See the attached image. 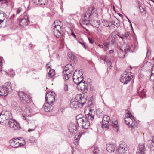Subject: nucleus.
<instances>
[{"label":"nucleus","instance_id":"obj_1","mask_svg":"<svg viewBox=\"0 0 154 154\" xmlns=\"http://www.w3.org/2000/svg\"><path fill=\"white\" fill-rule=\"evenodd\" d=\"M94 119V116L90 113H88L86 115V117H79L78 115L76 117L77 122L79 127L82 128L87 129L90 126V123L88 120H93Z\"/></svg>","mask_w":154,"mask_h":154},{"label":"nucleus","instance_id":"obj_2","mask_svg":"<svg viewBox=\"0 0 154 154\" xmlns=\"http://www.w3.org/2000/svg\"><path fill=\"white\" fill-rule=\"evenodd\" d=\"M87 100L82 94H78L74 99H72L71 101L70 107L73 108L82 107L86 103Z\"/></svg>","mask_w":154,"mask_h":154},{"label":"nucleus","instance_id":"obj_3","mask_svg":"<svg viewBox=\"0 0 154 154\" xmlns=\"http://www.w3.org/2000/svg\"><path fill=\"white\" fill-rule=\"evenodd\" d=\"M125 123L130 127L135 128L137 127V124L135 119L131 113H127L125 118Z\"/></svg>","mask_w":154,"mask_h":154},{"label":"nucleus","instance_id":"obj_4","mask_svg":"<svg viewBox=\"0 0 154 154\" xmlns=\"http://www.w3.org/2000/svg\"><path fill=\"white\" fill-rule=\"evenodd\" d=\"M133 76L129 72L125 71L122 75L120 80L124 84H127L131 80Z\"/></svg>","mask_w":154,"mask_h":154},{"label":"nucleus","instance_id":"obj_5","mask_svg":"<svg viewBox=\"0 0 154 154\" xmlns=\"http://www.w3.org/2000/svg\"><path fill=\"white\" fill-rule=\"evenodd\" d=\"M129 150V147L124 142L120 141L118 149V152L121 154H127V152Z\"/></svg>","mask_w":154,"mask_h":154},{"label":"nucleus","instance_id":"obj_6","mask_svg":"<svg viewBox=\"0 0 154 154\" xmlns=\"http://www.w3.org/2000/svg\"><path fill=\"white\" fill-rule=\"evenodd\" d=\"M18 95L20 100L23 102H25L27 103H29L31 101V97L29 94L20 91L18 93Z\"/></svg>","mask_w":154,"mask_h":154},{"label":"nucleus","instance_id":"obj_7","mask_svg":"<svg viewBox=\"0 0 154 154\" xmlns=\"http://www.w3.org/2000/svg\"><path fill=\"white\" fill-rule=\"evenodd\" d=\"M56 94L53 91H49L46 95L45 99L47 102L53 104L55 100Z\"/></svg>","mask_w":154,"mask_h":154},{"label":"nucleus","instance_id":"obj_8","mask_svg":"<svg viewBox=\"0 0 154 154\" xmlns=\"http://www.w3.org/2000/svg\"><path fill=\"white\" fill-rule=\"evenodd\" d=\"M71 64H67L64 68L63 71V78L65 80H68L72 76L71 72L69 71L70 68L72 67Z\"/></svg>","mask_w":154,"mask_h":154},{"label":"nucleus","instance_id":"obj_9","mask_svg":"<svg viewBox=\"0 0 154 154\" xmlns=\"http://www.w3.org/2000/svg\"><path fill=\"white\" fill-rule=\"evenodd\" d=\"M10 128L16 130L20 128L19 123L15 119L10 118Z\"/></svg>","mask_w":154,"mask_h":154},{"label":"nucleus","instance_id":"obj_10","mask_svg":"<svg viewBox=\"0 0 154 154\" xmlns=\"http://www.w3.org/2000/svg\"><path fill=\"white\" fill-rule=\"evenodd\" d=\"M9 82L6 83L5 84V87H2L1 88L0 90V95L5 96H7L8 93V90L9 88L7 86L8 84H9Z\"/></svg>","mask_w":154,"mask_h":154},{"label":"nucleus","instance_id":"obj_11","mask_svg":"<svg viewBox=\"0 0 154 154\" xmlns=\"http://www.w3.org/2000/svg\"><path fill=\"white\" fill-rule=\"evenodd\" d=\"M84 82H82L80 83L79 84H78L77 85V88L79 90H80L82 92L86 93L88 90L87 89V85L85 84Z\"/></svg>","mask_w":154,"mask_h":154},{"label":"nucleus","instance_id":"obj_12","mask_svg":"<svg viewBox=\"0 0 154 154\" xmlns=\"http://www.w3.org/2000/svg\"><path fill=\"white\" fill-rule=\"evenodd\" d=\"M2 112L0 114V123H1V122H2V119L3 120V121H5L4 119L5 120H8L10 118L9 112L8 111H6L4 112V114H2Z\"/></svg>","mask_w":154,"mask_h":154},{"label":"nucleus","instance_id":"obj_13","mask_svg":"<svg viewBox=\"0 0 154 154\" xmlns=\"http://www.w3.org/2000/svg\"><path fill=\"white\" fill-rule=\"evenodd\" d=\"M29 23L28 18L27 16H25L24 18L22 19L20 21V25L21 27H24L28 25Z\"/></svg>","mask_w":154,"mask_h":154},{"label":"nucleus","instance_id":"obj_14","mask_svg":"<svg viewBox=\"0 0 154 154\" xmlns=\"http://www.w3.org/2000/svg\"><path fill=\"white\" fill-rule=\"evenodd\" d=\"M82 70H79L75 71L73 75V79L76 81V80L79 77L80 78V79H83V74L82 72Z\"/></svg>","mask_w":154,"mask_h":154},{"label":"nucleus","instance_id":"obj_15","mask_svg":"<svg viewBox=\"0 0 154 154\" xmlns=\"http://www.w3.org/2000/svg\"><path fill=\"white\" fill-rule=\"evenodd\" d=\"M53 104L47 102L44 104L43 107L44 110L46 112L51 111L53 109Z\"/></svg>","mask_w":154,"mask_h":154},{"label":"nucleus","instance_id":"obj_16","mask_svg":"<svg viewBox=\"0 0 154 154\" xmlns=\"http://www.w3.org/2000/svg\"><path fill=\"white\" fill-rule=\"evenodd\" d=\"M146 150L143 144H141L139 145L138 149L137 151V154H146Z\"/></svg>","mask_w":154,"mask_h":154},{"label":"nucleus","instance_id":"obj_17","mask_svg":"<svg viewBox=\"0 0 154 154\" xmlns=\"http://www.w3.org/2000/svg\"><path fill=\"white\" fill-rule=\"evenodd\" d=\"M69 129L70 132L73 134L76 132L77 128L74 124L71 123L69 126Z\"/></svg>","mask_w":154,"mask_h":154},{"label":"nucleus","instance_id":"obj_18","mask_svg":"<svg viewBox=\"0 0 154 154\" xmlns=\"http://www.w3.org/2000/svg\"><path fill=\"white\" fill-rule=\"evenodd\" d=\"M115 147L116 146L115 144H108L106 145V149L108 152H112L114 151Z\"/></svg>","mask_w":154,"mask_h":154},{"label":"nucleus","instance_id":"obj_19","mask_svg":"<svg viewBox=\"0 0 154 154\" xmlns=\"http://www.w3.org/2000/svg\"><path fill=\"white\" fill-rule=\"evenodd\" d=\"M54 28L53 29V31L54 33H58L59 35H58L59 36L61 35L60 31H61V28L62 26H52Z\"/></svg>","mask_w":154,"mask_h":154},{"label":"nucleus","instance_id":"obj_20","mask_svg":"<svg viewBox=\"0 0 154 154\" xmlns=\"http://www.w3.org/2000/svg\"><path fill=\"white\" fill-rule=\"evenodd\" d=\"M35 3L40 5H45L48 3L47 0H32Z\"/></svg>","mask_w":154,"mask_h":154},{"label":"nucleus","instance_id":"obj_21","mask_svg":"<svg viewBox=\"0 0 154 154\" xmlns=\"http://www.w3.org/2000/svg\"><path fill=\"white\" fill-rule=\"evenodd\" d=\"M112 122L111 125L115 128V130L117 131H118V125L117 120L116 119H112Z\"/></svg>","mask_w":154,"mask_h":154},{"label":"nucleus","instance_id":"obj_22","mask_svg":"<svg viewBox=\"0 0 154 154\" xmlns=\"http://www.w3.org/2000/svg\"><path fill=\"white\" fill-rule=\"evenodd\" d=\"M32 112V109L30 107H26L24 111V114L26 116H29Z\"/></svg>","mask_w":154,"mask_h":154},{"label":"nucleus","instance_id":"obj_23","mask_svg":"<svg viewBox=\"0 0 154 154\" xmlns=\"http://www.w3.org/2000/svg\"><path fill=\"white\" fill-rule=\"evenodd\" d=\"M147 144L150 149L152 150H154V136H153L152 140H150L148 141Z\"/></svg>","mask_w":154,"mask_h":154},{"label":"nucleus","instance_id":"obj_24","mask_svg":"<svg viewBox=\"0 0 154 154\" xmlns=\"http://www.w3.org/2000/svg\"><path fill=\"white\" fill-rule=\"evenodd\" d=\"M95 9V8L94 7H91L89 8L88 10L87 11V13L85 14V16L86 17H89L94 12L93 10Z\"/></svg>","mask_w":154,"mask_h":154},{"label":"nucleus","instance_id":"obj_25","mask_svg":"<svg viewBox=\"0 0 154 154\" xmlns=\"http://www.w3.org/2000/svg\"><path fill=\"white\" fill-rule=\"evenodd\" d=\"M140 88H139L138 90V93H139V95L142 98H143L145 97L146 90L145 89H142L140 90Z\"/></svg>","mask_w":154,"mask_h":154},{"label":"nucleus","instance_id":"obj_26","mask_svg":"<svg viewBox=\"0 0 154 154\" xmlns=\"http://www.w3.org/2000/svg\"><path fill=\"white\" fill-rule=\"evenodd\" d=\"M19 139H17V140L16 142V143H15V145L12 144V147L13 148H17L19 146H22L24 145L25 144V142L23 140V141L22 142V143H20L19 142Z\"/></svg>","mask_w":154,"mask_h":154},{"label":"nucleus","instance_id":"obj_27","mask_svg":"<svg viewBox=\"0 0 154 154\" xmlns=\"http://www.w3.org/2000/svg\"><path fill=\"white\" fill-rule=\"evenodd\" d=\"M109 121H104V120H102V126L103 128H107L109 127Z\"/></svg>","mask_w":154,"mask_h":154},{"label":"nucleus","instance_id":"obj_28","mask_svg":"<svg viewBox=\"0 0 154 154\" xmlns=\"http://www.w3.org/2000/svg\"><path fill=\"white\" fill-rule=\"evenodd\" d=\"M91 151L92 152L93 154H99V150L98 147H97L93 146L91 148Z\"/></svg>","mask_w":154,"mask_h":154},{"label":"nucleus","instance_id":"obj_29","mask_svg":"<svg viewBox=\"0 0 154 154\" xmlns=\"http://www.w3.org/2000/svg\"><path fill=\"white\" fill-rule=\"evenodd\" d=\"M119 49L121 51L118 53V54L119 57L121 58H124L125 54V52L122 49H121L120 48H119Z\"/></svg>","mask_w":154,"mask_h":154},{"label":"nucleus","instance_id":"obj_30","mask_svg":"<svg viewBox=\"0 0 154 154\" xmlns=\"http://www.w3.org/2000/svg\"><path fill=\"white\" fill-rule=\"evenodd\" d=\"M96 114L98 117L100 118L103 116V112L101 109L98 108L97 110Z\"/></svg>","mask_w":154,"mask_h":154},{"label":"nucleus","instance_id":"obj_31","mask_svg":"<svg viewBox=\"0 0 154 154\" xmlns=\"http://www.w3.org/2000/svg\"><path fill=\"white\" fill-rule=\"evenodd\" d=\"M80 138V134H79L78 135H76L75 136L73 141V143L75 145H77L78 144Z\"/></svg>","mask_w":154,"mask_h":154},{"label":"nucleus","instance_id":"obj_32","mask_svg":"<svg viewBox=\"0 0 154 154\" xmlns=\"http://www.w3.org/2000/svg\"><path fill=\"white\" fill-rule=\"evenodd\" d=\"M122 49H124V51L126 52L127 51H129L130 49V47L129 45L127 44H124L122 46Z\"/></svg>","mask_w":154,"mask_h":154},{"label":"nucleus","instance_id":"obj_33","mask_svg":"<svg viewBox=\"0 0 154 154\" xmlns=\"http://www.w3.org/2000/svg\"><path fill=\"white\" fill-rule=\"evenodd\" d=\"M68 56L69 59H70V61L71 62H74L76 60V57L73 54H69L68 55Z\"/></svg>","mask_w":154,"mask_h":154},{"label":"nucleus","instance_id":"obj_34","mask_svg":"<svg viewBox=\"0 0 154 154\" xmlns=\"http://www.w3.org/2000/svg\"><path fill=\"white\" fill-rule=\"evenodd\" d=\"M107 58V57L105 55H102L101 56L100 59V62L102 63H104L106 61V59Z\"/></svg>","mask_w":154,"mask_h":154},{"label":"nucleus","instance_id":"obj_35","mask_svg":"<svg viewBox=\"0 0 154 154\" xmlns=\"http://www.w3.org/2000/svg\"><path fill=\"white\" fill-rule=\"evenodd\" d=\"M55 74V71L52 69H51L48 73V77L52 78Z\"/></svg>","mask_w":154,"mask_h":154},{"label":"nucleus","instance_id":"obj_36","mask_svg":"<svg viewBox=\"0 0 154 154\" xmlns=\"http://www.w3.org/2000/svg\"><path fill=\"white\" fill-rule=\"evenodd\" d=\"M94 23L92 26L94 27H98L100 25V21L98 20H94Z\"/></svg>","mask_w":154,"mask_h":154},{"label":"nucleus","instance_id":"obj_37","mask_svg":"<svg viewBox=\"0 0 154 154\" xmlns=\"http://www.w3.org/2000/svg\"><path fill=\"white\" fill-rule=\"evenodd\" d=\"M11 105L12 107L14 109L16 110L17 111H18L19 110L18 109V106H17V104L16 102H13L11 103Z\"/></svg>","mask_w":154,"mask_h":154},{"label":"nucleus","instance_id":"obj_38","mask_svg":"<svg viewBox=\"0 0 154 154\" xmlns=\"http://www.w3.org/2000/svg\"><path fill=\"white\" fill-rule=\"evenodd\" d=\"M73 80L75 83L77 85H78V84H79L80 83L83 82V79H80V78L79 77L78 78H77V80H76V81H75L74 79Z\"/></svg>","mask_w":154,"mask_h":154},{"label":"nucleus","instance_id":"obj_39","mask_svg":"<svg viewBox=\"0 0 154 154\" xmlns=\"http://www.w3.org/2000/svg\"><path fill=\"white\" fill-rule=\"evenodd\" d=\"M59 25H60V26H62L61 22L58 20H56L54 22L52 26H59Z\"/></svg>","mask_w":154,"mask_h":154},{"label":"nucleus","instance_id":"obj_40","mask_svg":"<svg viewBox=\"0 0 154 154\" xmlns=\"http://www.w3.org/2000/svg\"><path fill=\"white\" fill-rule=\"evenodd\" d=\"M17 140V139L15 138L10 140V146L12 147V144L15 145Z\"/></svg>","mask_w":154,"mask_h":154},{"label":"nucleus","instance_id":"obj_41","mask_svg":"<svg viewBox=\"0 0 154 154\" xmlns=\"http://www.w3.org/2000/svg\"><path fill=\"white\" fill-rule=\"evenodd\" d=\"M22 11V9L21 8H19L16 11L15 10H13L12 12H14V11L15 12V14L16 15H17L20 13Z\"/></svg>","mask_w":154,"mask_h":154},{"label":"nucleus","instance_id":"obj_42","mask_svg":"<svg viewBox=\"0 0 154 154\" xmlns=\"http://www.w3.org/2000/svg\"><path fill=\"white\" fill-rule=\"evenodd\" d=\"M103 120H104V121L106 120L107 121H109L110 120V118L109 116L107 115H105L103 117Z\"/></svg>","mask_w":154,"mask_h":154},{"label":"nucleus","instance_id":"obj_43","mask_svg":"<svg viewBox=\"0 0 154 154\" xmlns=\"http://www.w3.org/2000/svg\"><path fill=\"white\" fill-rule=\"evenodd\" d=\"M3 60V57L0 56V70H1L2 67V66L3 63L2 61Z\"/></svg>","mask_w":154,"mask_h":154},{"label":"nucleus","instance_id":"obj_44","mask_svg":"<svg viewBox=\"0 0 154 154\" xmlns=\"http://www.w3.org/2000/svg\"><path fill=\"white\" fill-rule=\"evenodd\" d=\"M103 44L104 45V47L108 48L109 47V42H103Z\"/></svg>","mask_w":154,"mask_h":154},{"label":"nucleus","instance_id":"obj_45","mask_svg":"<svg viewBox=\"0 0 154 154\" xmlns=\"http://www.w3.org/2000/svg\"><path fill=\"white\" fill-rule=\"evenodd\" d=\"M150 51L149 50H147V53H146V58H149L150 55Z\"/></svg>","mask_w":154,"mask_h":154},{"label":"nucleus","instance_id":"obj_46","mask_svg":"<svg viewBox=\"0 0 154 154\" xmlns=\"http://www.w3.org/2000/svg\"><path fill=\"white\" fill-rule=\"evenodd\" d=\"M115 38L114 37H112L111 38L110 42L111 44L113 45L115 43Z\"/></svg>","mask_w":154,"mask_h":154},{"label":"nucleus","instance_id":"obj_47","mask_svg":"<svg viewBox=\"0 0 154 154\" xmlns=\"http://www.w3.org/2000/svg\"><path fill=\"white\" fill-rule=\"evenodd\" d=\"M150 79L151 81H154V75L151 74L150 76Z\"/></svg>","mask_w":154,"mask_h":154},{"label":"nucleus","instance_id":"obj_48","mask_svg":"<svg viewBox=\"0 0 154 154\" xmlns=\"http://www.w3.org/2000/svg\"><path fill=\"white\" fill-rule=\"evenodd\" d=\"M7 2V0H0V2L1 4L6 3Z\"/></svg>","mask_w":154,"mask_h":154},{"label":"nucleus","instance_id":"obj_49","mask_svg":"<svg viewBox=\"0 0 154 154\" xmlns=\"http://www.w3.org/2000/svg\"><path fill=\"white\" fill-rule=\"evenodd\" d=\"M86 133V132L84 131H81L80 132H79V134H80V137L82 135H84Z\"/></svg>","mask_w":154,"mask_h":154},{"label":"nucleus","instance_id":"obj_50","mask_svg":"<svg viewBox=\"0 0 154 154\" xmlns=\"http://www.w3.org/2000/svg\"><path fill=\"white\" fill-rule=\"evenodd\" d=\"M130 34V32H125L124 34V36L126 37H127Z\"/></svg>","mask_w":154,"mask_h":154},{"label":"nucleus","instance_id":"obj_51","mask_svg":"<svg viewBox=\"0 0 154 154\" xmlns=\"http://www.w3.org/2000/svg\"><path fill=\"white\" fill-rule=\"evenodd\" d=\"M64 88V90L65 91H67L68 90V87L67 85L66 84H65Z\"/></svg>","mask_w":154,"mask_h":154},{"label":"nucleus","instance_id":"obj_52","mask_svg":"<svg viewBox=\"0 0 154 154\" xmlns=\"http://www.w3.org/2000/svg\"><path fill=\"white\" fill-rule=\"evenodd\" d=\"M139 8L141 12L143 13L145 11V9L143 8L142 7L140 6Z\"/></svg>","mask_w":154,"mask_h":154},{"label":"nucleus","instance_id":"obj_53","mask_svg":"<svg viewBox=\"0 0 154 154\" xmlns=\"http://www.w3.org/2000/svg\"><path fill=\"white\" fill-rule=\"evenodd\" d=\"M88 39L89 41V42L91 44H92L94 42V40L92 39L88 38Z\"/></svg>","mask_w":154,"mask_h":154},{"label":"nucleus","instance_id":"obj_54","mask_svg":"<svg viewBox=\"0 0 154 154\" xmlns=\"http://www.w3.org/2000/svg\"><path fill=\"white\" fill-rule=\"evenodd\" d=\"M83 23L84 24H85L86 25H87L89 23L88 21L86 20H85L84 21Z\"/></svg>","mask_w":154,"mask_h":154},{"label":"nucleus","instance_id":"obj_55","mask_svg":"<svg viewBox=\"0 0 154 154\" xmlns=\"http://www.w3.org/2000/svg\"><path fill=\"white\" fill-rule=\"evenodd\" d=\"M15 16V14L14 13H13L12 16H11L10 17V19H12V18H14Z\"/></svg>","mask_w":154,"mask_h":154},{"label":"nucleus","instance_id":"obj_56","mask_svg":"<svg viewBox=\"0 0 154 154\" xmlns=\"http://www.w3.org/2000/svg\"><path fill=\"white\" fill-rule=\"evenodd\" d=\"M71 35L73 36H74L75 38H76V35L74 34V32L73 31H72Z\"/></svg>","mask_w":154,"mask_h":154},{"label":"nucleus","instance_id":"obj_57","mask_svg":"<svg viewBox=\"0 0 154 154\" xmlns=\"http://www.w3.org/2000/svg\"><path fill=\"white\" fill-rule=\"evenodd\" d=\"M118 36L121 38L122 40H123L124 37L122 36V35L121 36L120 34H118Z\"/></svg>","mask_w":154,"mask_h":154},{"label":"nucleus","instance_id":"obj_58","mask_svg":"<svg viewBox=\"0 0 154 154\" xmlns=\"http://www.w3.org/2000/svg\"><path fill=\"white\" fill-rule=\"evenodd\" d=\"M109 49V47H108V48H106V47H104V51H108V50Z\"/></svg>","mask_w":154,"mask_h":154},{"label":"nucleus","instance_id":"obj_59","mask_svg":"<svg viewBox=\"0 0 154 154\" xmlns=\"http://www.w3.org/2000/svg\"><path fill=\"white\" fill-rule=\"evenodd\" d=\"M34 129H30L28 130V131L30 132L31 131H34Z\"/></svg>","mask_w":154,"mask_h":154},{"label":"nucleus","instance_id":"obj_60","mask_svg":"<svg viewBox=\"0 0 154 154\" xmlns=\"http://www.w3.org/2000/svg\"><path fill=\"white\" fill-rule=\"evenodd\" d=\"M127 18L128 19V21L130 23L131 25V27H132V24L130 20L128 17H127Z\"/></svg>","mask_w":154,"mask_h":154},{"label":"nucleus","instance_id":"obj_61","mask_svg":"<svg viewBox=\"0 0 154 154\" xmlns=\"http://www.w3.org/2000/svg\"><path fill=\"white\" fill-rule=\"evenodd\" d=\"M98 45V46L100 47V48H103V45H101V44H99Z\"/></svg>","mask_w":154,"mask_h":154},{"label":"nucleus","instance_id":"obj_62","mask_svg":"<svg viewBox=\"0 0 154 154\" xmlns=\"http://www.w3.org/2000/svg\"><path fill=\"white\" fill-rule=\"evenodd\" d=\"M114 51L113 50H110L109 51V53L112 54L113 53Z\"/></svg>","mask_w":154,"mask_h":154},{"label":"nucleus","instance_id":"obj_63","mask_svg":"<svg viewBox=\"0 0 154 154\" xmlns=\"http://www.w3.org/2000/svg\"><path fill=\"white\" fill-rule=\"evenodd\" d=\"M151 74L154 75V69H152V70H151Z\"/></svg>","mask_w":154,"mask_h":154},{"label":"nucleus","instance_id":"obj_64","mask_svg":"<svg viewBox=\"0 0 154 154\" xmlns=\"http://www.w3.org/2000/svg\"><path fill=\"white\" fill-rule=\"evenodd\" d=\"M22 118L24 119V120H26V117L24 116H22Z\"/></svg>","mask_w":154,"mask_h":154}]
</instances>
